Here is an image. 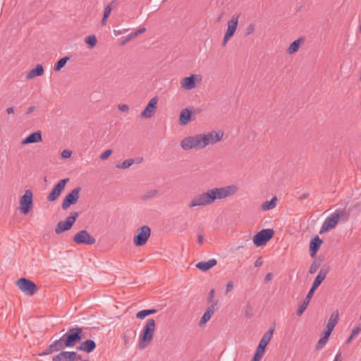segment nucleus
I'll return each mask as SVG.
<instances>
[{
  "mask_svg": "<svg viewBox=\"0 0 361 361\" xmlns=\"http://www.w3.org/2000/svg\"><path fill=\"white\" fill-rule=\"evenodd\" d=\"M238 187L229 185L221 188H214L195 196L188 207L206 206L213 204L216 200H222L236 194Z\"/></svg>",
  "mask_w": 361,
  "mask_h": 361,
  "instance_id": "obj_1",
  "label": "nucleus"
},
{
  "mask_svg": "<svg viewBox=\"0 0 361 361\" xmlns=\"http://www.w3.org/2000/svg\"><path fill=\"white\" fill-rule=\"evenodd\" d=\"M83 338L82 329L80 327H72L60 338L54 341L48 348L39 353V356H45L63 350L66 348L74 347Z\"/></svg>",
  "mask_w": 361,
  "mask_h": 361,
  "instance_id": "obj_2",
  "label": "nucleus"
},
{
  "mask_svg": "<svg viewBox=\"0 0 361 361\" xmlns=\"http://www.w3.org/2000/svg\"><path fill=\"white\" fill-rule=\"evenodd\" d=\"M155 331V321L154 319H149L140 334L138 346L143 350L151 343Z\"/></svg>",
  "mask_w": 361,
  "mask_h": 361,
  "instance_id": "obj_3",
  "label": "nucleus"
},
{
  "mask_svg": "<svg viewBox=\"0 0 361 361\" xmlns=\"http://www.w3.org/2000/svg\"><path fill=\"white\" fill-rule=\"evenodd\" d=\"M224 136L221 131H212L207 134H198L200 149L206 147L209 145H214L220 141Z\"/></svg>",
  "mask_w": 361,
  "mask_h": 361,
  "instance_id": "obj_4",
  "label": "nucleus"
},
{
  "mask_svg": "<svg viewBox=\"0 0 361 361\" xmlns=\"http://www.w3.org/2000/svg\"><path fill=\"white\" fill-rule=\"evenodd\" d=\"M16 286L25 295H33L38 291L37 285L27 278H20L16 282Z\"/></svg>",
  "mask_w": 361,
  "mask_h": 361,
  "instance_id": "obj_5",
  "label": "nucleus"
},
{
  "mask_svg": "<svg viewBox=\"0 0 361 361\" xmlns=\"http://www.w3.org/2000/svg\"><path fill=\"white\" fill-rule=\"evenodd\" d=\"M151 228L148 226H142L137 228V233L133 238V243L136 247L145 245L150 237Z\"/></svg>",
  "mask_w": 361,
  "mask_h": 361,
  "instance_id": "obj_6",
  "label": "nucleus"
},
{
  "mask_svg": "<svg viewBox=\"0 0 361 361\" xmlns=\"http://www.w3.org/2000/svg\"><path fill=\"white\" fill-rule=\"evenodd\" d=\"M20 212L23 214H27L33 207V193L31 190L27 189L25 191L23 196L20 198Z\"/></svg>",
  "mask_w": 361,
  "mask_h": 361,
  "instance_id": "obj_7",
  "label": "nucleus"
},
{
  "mask_svg": "<svg viewBox=\"0 0 361 361\" xmlns=\"http://www.w3.org/2000/svg\"><path fill=\"white\" fill-rule=\"evenodd\" d=\"M79 214L77 212H72L65 221H60L56 228L55 233L60 234L62 232L70 230L78 219Z\"/></svg>",
  "mask_w": 361,
  "mask_h": 361,
  "instance_id": "obj_8",
  "label": "nucleus"
},
{
  "mask_svg": "<svg viewBox=\"0 0 361 361\" xmlns=\"http://www.w3.org/2000/svg\"><path fill=\"white\" fill-rule=\"evenodd\" d=\"M274 235V231L272 228L262 229L253 237V243L257 247H261L267 244Z\"/></svg>",
  "mask_w": 361,
  "mask_h": 361,
  "instance_id": "obj_9",
  "label": "nucleus"
},
{
  "mask_svg": "<svg viewBox=\"0 0 361 361\" xmlns=\"http://www.w3.org/2000/svg\"><path fill=\"white\" fill-rule=\"evenodd\" d=\"M73 240L78 245H92L95 243V238L90 235L86 230H81L78 232L73 238Z\"/></svg>",
  "mask_w": 361,
  "mask_h": 361,
  "instance_id": "obj_10",
  "label": "nucleus"
},
{
  "mask_svg": "<svg viewBox=\"0 0 361 361\" xmlns=\"http://www.w3.org/2000/svg\"><path fill=\"white\" fill-rule=\"evenodd\" d=\"M81 191L80 187L74 188L70 192L63 200L61 208L63 210H66L71 205L76 204L80 198V192Z\"/></svg>",
  "mask_w": 361,
  "mask_h": 361,
  "instance_id": "obj_11",
  "label": "nucleus"
},
{
  "mask_svg": "<svg viewBox=\"0 0 361 361\" xmlns=\"http://www.w3.org/2000/svg\"><path fill=\"white\" fill-rule=\"evenodd\" d=\"M239 17L240 15L235 13L233 15L231 20H228V27L224 35V42L222 44L223 47L226 46L227 42L234 35L238 27Z\"/></svg>",
  "mask_w": 361,
  "mask_h": 361,
  "instance_id": "obj_12",
  "label": "nucleus"
},
{
  "mask_svg": "<svg viewBox=\"0 0 361 361\" xmlns=\"http://www.w3.org/2000/svg\"><path fill=\"white\" fill-rule=\"evenodd\" d=\"M68 178L60 180L49 193L47 197V200L49 202L55 201L61 195V193L64 190L66 184L69 182Z\"/></svg>",
  "mask_w": 361,
  "mask_h": 361,
  "instance_id": "obj_13",
  "label": "nucleus"
},
{
  "mask_svg": "<svg viewBox=\"0 0 361 361\" xmlns=\"http://www.w3.org/2000/svg\"><path fill=\"white\" fill-rule=\"evenodd\" d=\"M180 145L183 150L200 149L198 135L185 137L180 141Z\"/></svg>",
  "mask_w": 361,
  "mask_h": 361,
  "instance_id": "obj_14",
  "label": "nucleus"
},
{
  "mask_svg": "<svg viewBox=\"0 0 361 361\" xmlns=\"http://www.w3.org/2000/svg\"><path fill=\"white\" fill-rule=\"evenodd\" d=\"M339 219L340 216L338 214V211H336L334 213L331 214V216L327 217L323 222L319 233L322 234L323 233L326 232L330 229L334 228L336 226Z\"/></svg>",
  "mask_w": 361,
  "mask_h": 361,
  "instance_id": "obj_15",
  "label": "nucleus"
},
{
  "mask_svg": "<svg viewBox=\"0 0 361 361\" xmlns=\"http://www.w3.org/2000/svg\"><path fill=\"white\" fill-rule=\"evenodd\" d=\"M159 98L157 96L150 99L144 111L141 113V118H150L153 117L157 109Z\"/></svg>",
  "mask_w": 361,
  "mask_h": 361,
  "instance_id": "obj_16",
  "label": "nucleus"
},
{
  "mask_svg": "<svg viewBox=\"0 0 361 361\" xmlns=\"http://www.w3.org/2000/svg\"><path fill=\"white\" fill-rule=\"evenodd\" d=\"M274 327H272V328H270L262 336L257 348V351L262 353H264L265 352V349H266V347L267 345L269 343L271 339V337H272V335H273V333H274Z\"/></svg>",
  "mask_w": 361,
  "mask_h": 361,
  "instance_id": "obj_17",
  "label": "nucleus"
},
{
  "mask_svg": "<svg viewBox=\"0 0 361 361\" xmlns=\"http://www.w3.org/2000/svg\"><path fill=\"white\" fill-rule=\"evenodd\" d=\"M329 271V267H322L319 270L310 290L314 292L317 289V288L320 286V284L322 283V281L325 279Z\"/></svg>",
  "mask_w": 361,
  "mask_h": 361,
  "instance_id": "obj_18",
  "label": "nucleus"
},
{
  "mask_svg": "<svg viewBox=\"0 0 361 361\" xmlns=\"http://www.w3.org/2000/svg\"><path fill=\"white\" fill-rule=\"evenodd\" d=\"M200 78V75L196 74H192L188 77H185L180 81L181 87L190 90L195 87L196 80L197 78Z\"/></svg>",
  "mask_w": 361,
  "mask_h": 361,
  "instance_id": "obj_19",
  "label": "nucleus"
},
{
  "mask_svg": "<svg viewBox=\"0 0 361 361\" xmlns=\"http://www.w3.org/2000/svg\"><path fill=\"white\" fill-rule=\"evenodd\" d=\"M322 243L323 240L318 235H315L311 240L310 243L309 252L312 257H314L316 255Z\"/></svg>",
  "mask_w": 361,
  "mask_h": 361,
  "instance_id": "obj_20",
  "label": "nucleus"
},
{
  "mask_svg": "<svg viewBox=\"0 0 361 361\" xmlns=\"http://www.w3.org/2000/svg\"><path fill=\"white\" fill-rule=\"evenodd\" d=\"M217 305V301L215 303L212 304L209 307H207L202 317H201L200 321L199 322V326L202 327L210 319L212 316L213 315L215 306Z\"/></svg>",
  "mask_w": 361,
  "mask_h": 361,
  "instance_id": "obj_21",
  "label": "nucleus"
},
{
  "mask_svg": "<svg viewBox=\"0 0 361 361\" xmlns=\"http://www.w3.org/2000/svg\"><path fill=\"white\" fill-rule=\"evenodd\" d=\"M96 347V343L93 340L88 339L82 342L80 345L77 347V350L90 353L95 350Z\"/></svg>",
  "mask_w": 361,
  "mask_h": 361,
  "instance_id": "obj_22",
  "label": "nucleus"
},
{
  "mask_svg": "<svg viewBox=\"0 0 361 361\" xmlns=\"http://www.w3.org/2000/svg\"><path fill=\"white\" fill-rule=\"evenodd\" d=\"M42 140V133L39 130L34 132L27 136L21 141V145H25L30 143L39 142Z\"/></svg>",
  "mask_w": 361,
  "mask_h": 361,
  "instance_id": "obj_23",
  "label": "nucleus"
},
{
  "mask_svg": "<svg viewBox=\"0 0 361 361\" xmlns=\"http://www.w3.org/2000/svg\"><path fill=\"white\" fill-rule=\"evenodd\" d=\"M192 120V111L188 109L181 110L179 116V123L181 126L188 124Z\"/></svg>",
  "mask_w": 361,
  "mask_h": 361,
  "instance_id": "obj_24",
  "label": "nucleus"
},
{
  "mask_svg": "<svg viewBox=\"0 0 361 361\" xmlns=\"http://www.w3.org/2000/svg\"><path fill=\"white\" fill-rule=\"evenodd\" d=\"M305 42V37H300L298 39L293 41L290 46L288 47L287 49V52L289 54H293L295 52H297L300 46L303 44Z\"/></svg>",
  "mask_w": 361,
  "mask_h": 361,
  "instance_id": "obj_25",
  "label": "nucleus"
},
{
  "mask_svg": "<svg viewBox=\"0 0 361 361\" xmlns=\"http://www.w3.org/2000/svg\"><path fill=\"white\" fill-rule=\"evenodd\" d=\"M217 261L215 259H211L207 262H200L196 264V267L203 271L210 269L212 267L216 265Z\"/></svg>",
  "mask_w": 361,
  "mask_h": 361,
  "instance_id": "obj_26",
  "label": "nucleus"
},
{
  "mask_svg": "<svg viewBox=\"0 0 361 361\" xmlns=\"http://www.w3.org/2000/svg\"><path fill=\"white\" fill-rule=\"evenodd\" d=\"M339 320V313L338 310L334 311L327 322V324L326 326V329H329L331 330H334V327L337 324Z\"/></svg>",
  "mask_w": 361,
  "mask_h": 361,
  "instance_id": "obj_27",
  "label": "nucleus"
},
{
  "mask_svg": "<svg viewBox=\"0 0 361 361\" xmlns=\"http://www.w3.org/2000/svg\"><path fill=\"white\" fill-rule=\"evenodd\" d=\"M313 294H314V292L309 290L306 298L304 299L302 302L299 305V307L297 310V315L298 316H300L304 312V311L306 310Z\"/></svg>",
  "mask_w": 361,
  "mask_h": 361,
  "instance_id": "obj_28",
  "label": "nucleus"
},
{
  "mask_svg": "<svg viewBox=\"0 0 361 361\" xmlns=\"http://www.w3.org/2000/svg\"><path fill=\"white\" fill-rule=\"evenodd\" d=\"M44 73V68L42 65L37 64L36 67L30 70L26 75V79L30 80L37 76H41Z\"/></svg>",
  "mask_w": 361,
  "mask_h": 361,
  "instance_id": "obj_29",
  "label": "nucleus"
},
{
  "mask_svg": "<svg viewBox=\"0 0 361 361\" xmlns=\"http://www.w3.org/2000/svg\"><path fill=\"white\" fill-rule=\"evenodd\" d=\"M59 355L62 359H66L67 361H75L77 359L78 354L74 351H64L60 350Z\"/></svg>",
  "mask_w": 361,
  "mask_h": 361,
  "instance_id": "obj_30",
  "label": "nucleus"
},
{
  "mask_svg": "<svg viewBox=\"0 0 361 361\" xmlns=\"http://www.w3.org/2000/svg\"><path fill=\"white\" fill-rule=\"evenodd\" d=\"M276 202L277 198L276 197H274L271 200L266 201L264 203H262L261 205V209L263 211H268L276 207Z\"/></svg>",
  "mask_w": 361,
  "mask_h": 361,
  "instance_id": "obj_31",
  "label": "nucleus"
},
{
  "mask_svg": "<svg viewBox=\"0 0 361 361\" xmlns=\"http://www.w3.org/2000/svg\"><path fill=\"white\" fill-rule=\"evenodd\" d=\"M71 59L70 56H66L65 57H63L61 58V59H59L55 64H54V69L55 71H60L62 68H63L66 65V63H67L68 61H69Z\"/></svg>",
  "mask_w": 361,
  "mask_h": 361,
  "instance_id": "obj_32",
  "label": "nucleus"
},
{
  "mask_svg": "<svg viewBox=\"0 0 361 361\" xmlns=\"http://www.w3.org/2000/svg\"><path fill=\"white\" fill-rule=\"evenodd\" d=\"M157 194H158V190H155V189L150 190L147 191L144 194H142L140 196V199L142 201H146L147 200H149V199L155 197L157 195Z\"/></svg>",
  "mask_w": 361,
  "mask_h": 361,
  "instance_id": "obj_33",
  "label": "nucleus"
},
{
  "mask_svg": "<svg viewBox=\"0 0 361 361\" xmlns=\"http://www.w3.org/2000/svg\"><path fill=\"white\" fill-rule=\"evenodd\" d=\"M157 312V310L156 309L143 310L139 311L136 314V317L137 319H142L145 318L148 315L156 313Z\"/></svg>",
  "mask_w": 361,
  "mask_h": 361,
  "instance_id": "obj_34",
  "label": "nucleus"
},
{
  "mask_svg": "<svg viewBox=\"0 0 361 361\" xmlns=\"http://www.w3.org/2000/svg\"><path fill=\"white\" fill-rule=\"evenodd\" d=\"M85 42L88 44L90 49L94 48L97 42L96 37L92 35H89L85 38Z\"/></svg>",
  "mask_w": 361,
  "mask_h": 361,
  "instance_id": "obj_35",
  "label": "nucleus"
},
{
  "mask_svg": "<svg viewBox=\"0 0 361 361\" xmlns=\"http://www.w3.org/2000/svg\"><path fill=\"white\" fill-rule=\"evenodd\" d=\"M135 161L133 159H126L121 164L116 165L117 169H128L134 164Z\"/></svg>",
  "mask_w": 361,
  "mask_h": 361,
  "instance_id": "obj_36",
  "label": "nucleus"
},
{
  "mask_svg": "<svg viewBox=\"0 0 361 361\" xmlns=\"http://www.w3.org/2000/svg\"><path fill=\"white\" fill-rule=\"evenodd\" d=\"M338 214L340 216V219H341L343 222H345L349 219L350 212L346 211L345 209L343 210H337Z\"/></svg>",
  "mask_w": 361,
  "mask_h": 361,
  "instance_id": "obj_37",
  "label": "nucleus"
},
{
  "mask_svg": "<svg viewBox=\"0 0 361 361\" xmlns=\"http://www.w3.org/2000/svg\"><path fill=\"white\" fill-rule=\"evenodd\" d=\"M319 267H320V262H318L317 260H314L310 267V269H309L310 274H314L318 270Z\"/></svg>",
  "mask_w": 361,
  "mask_h": 361,
  "instance_id": "obj_38",
  "label": "nucleus"
},
{
  "mask_svg": "<svg viewBox=\"0 0 361 361\" xmlns=\"http://www.w3.org/2000/svg\"><path fill=\"white\" fill-rule=\"evenodd\" d=\"M245 316L247 319H250L253 316V310L250 304L245 307Z\"/></svg>",
  "mask_w": 361,
  "mask_h": 361,
  "instance_id": "obj_39",
  "label": "nucleus"
},
{
  "mask_svg": "<svg viewBox=\"0 0 361 361\" xmlns=\"http://www.w3.org/2000/svg\"><path fill=\"white\" fill-rule=\"evenodd\" d=\"M327 340L324 338H321L319 341L317 342V343L315 345V349L319 350H321L322 348H324V346L326 345V343H327Z\"/></svg>",
  "mask_w": 361,
  "mask_h": 361,
  "instance_id": "obj_40",
  "label": "nucleus"
},
{
  "mask_svg": "<svg viewBox=\"0 0 361 361\" xmlns=\"http://www.w3.org/2000/svg\"><path fill=\"white\" fill-rule=\"evenodd\" d=\"M255 24H253V23L250 24V25L247 27V28H246V32H245V37H247V36H249V35H250L253 34V33H254V32H255Z\"/></svg>",
  "mask_w": 361,
  "mask_h": 361,
  "instance_id": "obj_41",
  "label": "nucleus"
},
{
  "mask_svg": "<svg viewBox=\"0 0 361 361\" xmlns=\"http://www.w3.org/2000/svg\"><path fill=\"white\" fill-rule=\"evenodd\" d=\"M111 10H112V6H111V4H109L105 7L104 14H103L104 18H107L109 16Z\"/></svg>",
  "mask_w": 361,
  "mask_h": 361,
  "instance_id": "obj_42",
  "label": "nucleus"
},
{
  "mask_svg": "<svg viewBox=\"0 0 361 361\" xmlns=\"http://www.w3.org/2000/svg\"><path fill=\"white\" fill-rule=\"evenodd\" d=\"M135 38V36L133 35V32L130 33V35H128L124 39H123L121 42H120V45L121 46H123L125 45L126 44H127L128 42H129L130 41H131L133 39Z\"/></svg>",
  "mask_w": 361,
  "mask_h": 361,
  "instance_id": "obj_43",
  "label": "nucleus"
},
{
  "mask_svg": "<svg viewBox=\"0 0 361 361\" xmlns=\"http://www.w3.org/2000/svg\"><path fill=\"white\" fill-rule=\"evenodd\" d=\"M111 154H112L111 149H106L100 155V159L102 160H105V159H108Z\"/></svg>",
  "mask_w": 361,
  "mask_h": 361,
  "instance_id": "obj_44",
  "label": "nucleus"
},
{
  "mask_svg": "<svg viewBox=\"0 0 361 361\" xmlns=\"http://www.w3.org/2000/svg\"><path fill=\"white\" fill-rule=\"evenodd\" d=\"M214 293H215L214 289H212L209 291L208 297H207V302L209 303H212V304L214 303L213 300H214Z\"/></svg>",
  "mask_w": 361,
  "mask_h": 361,
  "instance_id": "obj_45",
  "label": "nucleus"
},
{
  "mask_svg": "<svg viewBox=\"0 0 361 361\" xmlns=\"http://www.w3.org/2000/svg\"><path fill=\"white\" fill-rule=\"evenodd\" d=\"M263 353L256 350L255 351V353L252 357V361H259L261 360V358L263 356Z\"/></svg>",
  "mask_w": 361,
  "mask_h": 361,
  "instance_id": "obj_46",
  "label": "nucleus"
},
{
  "mask_svg": "<svg viewBox=\"0 0 361 361\" xmlns=\"http://www.w3.org/2000/svg\"><path fill=\"white\" fill-rule=\"evenodd\" d=\"M361 331V324H359L356 327L353 329L351 335L355 337Z\"/></svg>",
  "mask_w": 361,
  "mask_h": 361,
  "instance_id": "obj_47",
  "label": "nucleus"
},
{
  "mask_svg": "<svg viewBox=\"0 0 361 361\" xmlns=\"http://www.w3.org/2000/svg\"><path fill=\"white\" fill-rule=\"evenodd\" d=\"M71 154H72L71 151L65 149L61 152V157L63 159H68V158L71 157Z\"/></svg>",
  "mask_w": 361,
  "mask_h": 361,
  "instance_id": "obj_48",
  "label": "nucleus"
},
{
  "mask_svg": "<svg viewBox=\"0 0 361 361\" xmlns=\"http://www.w3.org/2000/svg\"><path fill=\"white\" fill-rule=\"evenodd\" d=\"M145 31V27H141L137 30L136 31L133 32V34L135 36V37H137L139 35L144 33Z\"/></svg>",
  "mask_w": 361,
  "mask_h": 361,
  "instance_id": "obj_49",
  "label": "nucleus"
},
{
  "mask_svg": "<svg viewBox=\"0 0 361 361\" xmlns=\"http://www.w3.org/2000/svg\"><path fill=\"white\" fill-rule=\"evenodd\" d=\"M331 332H332V330L326 329L322 338H324L328 341L331 334Z\"/></svg>",
  "mask_w": 361,
  "mask_h": 361,
  "instance_id": "obj_50",
  "label": "nucleus"
},
{
  "mask_svg": "<svg viewBox=\"0 0 361 361\" xmlns=\"http://www.w3.org/2000/svg\"><path fill=\"white\" fill-rule=\"evenodd\" d=\"M129 29H123V30H114V32L116 36L121 35L128 31Z\"/></svg>",
  "mask_w": 361,
  "mask_h": 361,
  "instance_id": "obj_51",
  "label": "nucleus"
},
{
  "mask_svg": "<svg viewBox=\"0 0 361 361\" xmlns=\"http://www.w3.org/2000/svg\"><path fill=\"white\" fill-rule=\"evenodd\" d=\"M118 109L121 111L126 112L129 110V106L127 104H119Z\"/></svg>",
  "mask_w": 361,
  "mask_h": 361,
  "instance_id": "obj_52",
  "label": "nucleus"
},
{
  "mask_svg": "<svg viewBox=\"0 0 361 361\" xmlns=\"http://www.w3.org/2000/svg\"><path fill=\"white\" fill-rule=\"evenodd\" d=\"M233 288V283L232 281H230L226 285V293L231 292Z\"/></svg>",
  "mask_w": 361,
  "mask_h": 361,
  "instance_id": "obj_53",
  "label": "nucleus"
},
{
  "mask_svg": "<svg viewBox=\"0 0 361 361\" xmlns=\"http://www.w3.org/2000/svg\"><path fill=\"white\" fill-rule=\"evenodd\" d=\"M263 264V260H262V257H259L257 258V259L255 261V267H259L262 265Z\"/></svg>",
  "mask_w": 361,
  "mask_h": 361,
  "instance_id": "obj_54",
  "label": "nucleus"
},
{
  "mask_svg": "<svg viewBox=\"0 0 361 361\" xmlns=\"http://www.w3.org/2000/svg\"><path fill=\"white\" fill-rule=\"evenodd\" d=\"M273 278V274L272 273H268L265 277H264V281L266 283L270 281Z\"/></svg>",
  "mask_w": 361,
  "mask_h": 361,
  "instance_id": "obj_55",
  "label": "nucleus"
},
{
  "mask_svg": "<svg viewBox=\"0 0 361 361\" xmlns=\"http://www.w3.org/2000/svg\"><path fill=\"white\" fill-rule=\"evenodd\" d=\"M35 107L34 106H30L26 111V114L27 115L30 114L31 113H32L35 111Z\"/></svg>",
  "mask_w": 361,
  "mask_h": 361,
  "instance_id": "obj_56",
  "label": "nucleus"
},
{
  "mask_svg": "<svg viewBox=\"0 0 361 361\" xmlns=\"http://www.w3.org/2000/svg\"><path fill=\"white\" fill-rule=\"evenodd\" d=\"M63 359L59 354L54 355L52 358V361H61Z\"/></svg>",
  "mask_w": 361,
  "mask_h": 361,
  "instance_id": "obj_57",
  "label": "nucleus"
},
{
  "mask_svg": "<svg viewBox=\"0 0 361 361\" xmlns=\"http://www.w3.org/2000/svg\"><path fill=\"white\" fill-rule=\"evenodd\" d=\"M334 361H342V356L341 353L336 354Z\"/></svg>",
  "mask_w": 361,
  "mask_h": 361,
  "instance_id": "obj_58",
  "label": "nucleus"
},
{
  "mask_svg": "<svg viewBox=\"0 0 361 361\" xmlns=\"http://www.w3.org/2000/svg\"><path fill=\"white\" fill-rule=\"evenodd\" d=\"M309 196L308 193H303L300 196L298 197V199L300 200L306 199Z\"/></svg>",
  "mask_w": 361,
  "mask_h": 361,
  "instance_id": "obj_59",
  "label": "nucleus"
},
{
  "mask_svg": "<svg viewBox=\"0 0 361 361\" xmlns=\"http://www.w3.org/2000/svg\"><path fill=\"white\" fill-rule=\"evenodd\" d=\"M203 235H198V237H197V240H198V243L202 245L203 243Z\"/></svg>",
  "mask_w": 361,
  "mask_h": 361,
  "instance_id": "obj_60",
  "label": "nucleus"
},
{
  "mask_svg": "<svg viewBox=\"0 0 361 361\" xmlns=\"http://www.w3.org/2000/svg\"><path fill=\"white\" fill-rule=\"evenodd\" d=\"M6 111L8 114H13L14 112V109L13 107H8L6 109Z\"/></svg>",
  "mask_w": 361,
  "mask_h": 361,
  "instance_id": "obj_61",
  "label": "nucleus"
},
{
  "mask_svg": "<svg viewBox=\"0 0 361 361\" xmlns=\"http://www.w3.org/2000/svg\"><path fill=\"white\" fill-rule=\"evenodd\" d=\"M354 338H355V337H354V336H353L350 334V336L348 338V339L346 340L345 343H346L347 344H349V343L351 342V341H352Z\"/></svg>",
  "mask_w": 361,
  "mask_h": 361,
  "instance_id": "obj_62",
  "label": "nucleus"
},
{
  "mask_svg": "<svg viewBox=\"0 0 361 361\" xmlns=\"http://www.w3.org/2000/svg\"><path fill=\"white\" fill-rule=\"evenodd\" d=\"M101 23H102V25H106V18H104V17H103L102 20L101 21Z\"/></svg>",
  "mask_w": 361,
  "mask_h": 361,
  "instance_id": "obj_63",
  "label": "nucleus"
},
{
  "mask_svg": "<svg viewBox=\"0 0 361 361\" xmlns=\"http://www.w3.org/2000/svg\"><path fill=\"white\" fill-rule=\"evenodd\" d=\"M123 338H124L125 343H126V344H127V343H128V339H127V338H126V335H124Z\"/></svg>",
  "mask_w": 361,
  "mask_h": 361,
  "instance_id": "obj_64",
  "label": "nucleus"
}]
</instances>
